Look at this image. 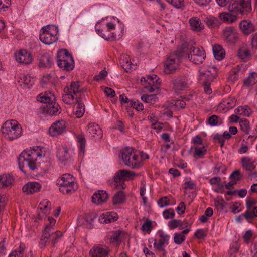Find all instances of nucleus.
Segmentation results:
<instances>
[{
	"label": "nucleus",
	"instance_id": "nucleus-1",
	"mask_svg": "<svg viewBox=\"0 0 257 257\" xmlns=\"http://www.w3.org/2000/svg\"><path fill=\"white\" fill-rule=\"evenodd\" d=\"M228 10L229 13L219 14V17L223 22L232 23L237 20V16L233 14L247 15L251 11V0H230Z\"/></svg>",
	"mask_w": 257,
	"mask_h": 257
},
{
	"label": "nucleus",
	"instance_id": "nucleus-2",
	"mask_svg": "<svg viewBox=\"0 0 257 257\" xmlns=\"http://www.w3.org/2000/svg\"><path fill=\"white\" fill-rule=\"evenodd\" d=\"M43 148L39 146H34L29 149L23 151L19 155L18 159L19 169L25 174L26 171L24 169L25 164L32 171L37 168L36 161L38 157L41 158L45 156L43 153Z\"/></svg>",
	"mask_w": 257,
	"mask_h": 257
},
{
	"label": "nucleus",
	"instance_id": "nucleus-3",
	"mask_svg": "<svg viewBox=\"0 0 257 257\" xmlns=\"http://www.w3.org/2000/svg\"><path fill=\"white\" fill-rule=\"evenodd\" d=\"M3 135L10 141L18 139L22 134V128L15 120L6 121L1 127Z\"/></svg>",
	"mask_w": 257,
	"mask_h": 257
},
{
	"label": "nucleus",
	"instance_id": "nucleus-4",
	"mask_svg": "<svg viewBox=\"0 0 257 257\" xmlns=\"http://www.w3.org/2000/svg\"><path fill=\"white\" fill-rule=\"evenodd\" d=\"M52 226L49 225L45 226L39 242V246L40 248H44L45 247L49 238L51 239L52 247H54L55 244L61 239L62 236V232L59 231H57L50 234Z\"/></svg>",
	"mask_w": 257,
	"mask_h": 257
},
{
	"label": "nucleus",
	"instance_id": "nucleus-5",
	"mask_svg": "<svg viewBox=\"0 0 257 257\" xmlns=\"http://www.w3.org/2000/svg\"><path fill=\"white\" fill-rule=\"evenodd\" d=\"M74 180V178L70 174H65L57 179L56 185L60 186L59 191L61 192L68 194L71 191H75L77 188Z\"/></svg>",
	"mask_w": 257,
	"mask_h": 257
},
{
	"label": "nucleus",
	"instance_id": "nucleus-6",
	"mask_svg": "<svg viewBox=\"0 0 257 257\" xmlns=\"http://www.w3.org/2000/svg\"><path fill=\"white\" fill-rule=\"evenodd\" d=\"M134 149L132 147H126L120 151L121 159L124 164L133 169L139 168L140 164L138 161L137 155L133 154Z\"/></svg>",
	"mask_w": 257,
	"mask_h": 257
},
{
	"label": "nucleus",
	"instance_id": "nucleus-7",
	"mask_svg": "<svg viewBox=\"0 0 257 257\" xmlns=\"http://www.w3.org/2000/svg\"><path fill=\"white\" fill-rule=\"evenodd\" d=\"M188 58L194 64H201L206 58L205 51L202 47L196 48L190 46Z\"/></svg>",
	"mask_w": 257,
	"mask_h": 257
},
{
	"label": "nucleus",
	"instance_id": "nucleus-8",
	"mask_svg": "<svg viewBox=\"0 0 257 257\" xmlns=\"http://www.w3.org/2000/svg\"><path fill=\"white\" fill-rule=\"evenodd\" d=\"M136 175L134 172L128 171L127 170H119L116 172L113 178V180L115 183V186L119 188L124 189V181L127 179H133Z\"/></svg>",
	"mask_w": 257,
	"mask_h": 257
},
{
	"label": "nucleus",
	"instance_id": "nucleus-9",
	"mask_svg": "<svg viewBox=\"0 0 257 257\" xmlns=\"http://www.w3.org/2000/svg\"><path fill=\"white\" fill-rule=\"evenodd\" d=\"M223 40L230 44H235L239 38V35L233 27H226L222 31Z\"/></svg>",
	"mask_w": 257,
	"mask_h": 257
},
{
	"label": "nucleus",
	"instance_id": "nucleus-10",
	"mask_svg": "<svg viewBox=\"0 0 257 257\" xmlns=\"http://www.w3.org/2000/svg\"><path fill=\"white\" fill-rule=\"evenodd\" d=\"M42 113L47 116H56L59 114L61 111L60 106L54 101L46 104L41 108Z\"/></svg>",
	"mask_w": 257,
	"mask_h": 257
},
{
	"label": "nucleus",
	"instance_id": "nucleus-11",
	"mask_svg": "<svg viewBox=\"0 0 257 257\" xmlns=\"http://www.w3.org/2000/svg\"><path fill=\"white\" fill-rule=\"evenodd\" d=\"M66 122L63 120L54 122L49 128V134L52 136H57L66 131Z\"/></svg>",
	"mask_w": 257,
	"mask_h": 257
},
{
	"label": "nucleus",
	"instance_id": "nucleus-12",
	"mask_svg": "<svg viewBox=\"0 0 257 257\" xmlns=\"http://www.w3.org/2000/svg\"><path fill=\"white\" fill-rule=\"evenodd\" d=\"M108 248L102 245H94L89 251L91 257H106L109 252Z\"/></svg>",
	"mask_w": 257,
	"mask_h": 257
},
{
	"label": "nucleus",
	"instance_id": "nucleus-13",
	"mask_svg": "<svg viewBox=\"0 0 257 257\" xmlns=\"http://www.w3.org/2000/svg\"><path fill=\"white\" fill-rule=\"evenodd\" d=\"M16 60L23 64H29L32 61V55L26 50H21L15 54Z\"/></svg>",
	"mask_w": 257,
	"mask_h": 257
},
{
	"label": "nucleus",
	"instance_id": "nucleus-14",
	"mask_svg": "<svg viewBox=\"0 0 257 257\" xmlns=\"http://www.w3.org/2000/svg\"><path fill=\"white\" fill-rule=\"evenodd\" d=\"M57 157L64 165L72 159V155L68 152L67 147L62 146L58 148L57 151Z\"/></svg>",
	"mask_w": 257,
	"mask_h": 257
},
{
	"label": "nucleus",
	"instance_id": "nucleus-15",
	"mask_svg": "<svg viewBox=\"0 0 257 257\" xmlns=\"http://www.w3.org/2000/svg\"><path fill=\"white\" fill-rule=\"evenodd\" d=\"M172 83L175 90L182 91L187 87L186 77L183 75L174 77L172 80Z\"/></svg>",
	"mask_w": 257,
	"mask_h": 257
},
{
	"label": "nucleus",
	"instance_id": "nucleus-16",
	"mask_svg": "<svg viewBox=\"0 0 257 257\" xmlns=\"http://www.w3.org/2000/svg\"><path fill=\"white\" fill-rule=\"evenodd\" d=\"M87 129L92 138L99 140L102 138V132L98 124L95 123H90L87 125Z\"/></svg>",
	"mask_w": 257,
	"mask_h": 257
},
{
	"label": "nucleus",
	"instance_id": "nucleus-17",
	"mask_svg": "<svg viewBox=\"0 0 257 257\" xmlns=\"http://www.w3.org/2000/svg\"><path fill=\"white\" fill-rule=\"evenodd\" d=\"M39 63L38 66L40 68L45 67L49 68L53 64V61L49 53L47 52L41 53L39 58Z\"/></svg>",
	"mask_w": 257,
	"mask_h": 257
},
{
	"label": "nucleus",
	"instance_id": "nucleus-18",
	"mask_svg": "<svg viewBox=\"0 0 257 257\" xmlns=\"http://www.w3.org/2000/svg\"><path fill=\"white\" fill-rule=\"evenodd\" d=\"M41 188V184L37 182H29L25 184L22 190L24 192L27 194H31L40 190Z\"/></svg>",
	"mask_w": 257,
	"mask_h": 257
},
{
	"label": "nucleus",
	"instance_id": "nucleus-19",
	"mask_svg": "<svg viewBox=\"0 0 257 257\" xmlns=\"http://www.w3.org/2000/svg\"><path fill=\"white\" fill-rule=\"evenodd\" d=\"M239 26L243 34L246 35H248L255 31L254 24L249 20L241 21Z\"/></svg>",
	"mask_w": 257,
	"mask_h": 257
},
{
	"label": "nucleus",
	"instance_id": "nucleus-20",
	"mask_svg": "<svg viewBox=\"0 0 257 257\" xmlns=\"http://www.w3.org/2000/svg\"><path fill=\"white\" fill-rule=\"evenodd\" d=\"M108 194L104 190H99L95 192L92 196V202L96 204H100L106 201Z\"/></svg>",
	"mask_w": 257,
	"mask_h": 257
},
{
	"label": "nucleus",
	"instance_id": "nucleus-21",
	"mask_svg": "<svg viewBox=\"0 0 257 257\" xmlns=\"http://www.w3.org/2000/svg\"><path fill=\"white\" fill-rule=\"evenodd\" d=\"M39 38L40 41L46 45H50L58 39L56 35L50 32H41Z\"/></svg>",
	"mask_w": 257,
	"mask_h": 257
},
{
	"label": "nucleus",
	"instance_id": "nucleus-22",
	"mask_svg": "<svg viewBox=\"0 0 257 257\" xmlns=\"http://www.w3.org/2000/svg\"><path fill=\"white\" fill-rule=\"evenodd\" d=\"M118 218L117 214L114 212H108L100 216L99 220L101 223H109L117 220Z\"/></svg>",
	"mask_w": 257,
	"mask_h": 257
},
{
	"label": "nucleus",
	"instance_id": "nucleus-23",
	"mask_svg": "<svg viewBox=\"0 0 257 257\" xmlns=\"http://www.w3.org/2000/svg\"><path fill=\"white\" fill-rule=\"evenodd\" d=\"M14 179L10 174H3L0 175V188L11 187Z\"/></svg>",
	"mask_w": 257,
	"mask_h": 257
},
{
	"label": "nucleus",
	"instance_id": "nucleus-24",
	"mask_svg": "<svg viewBox=\"0 0 257 257\" xmlns=\"http://www.w3.org/2000/svg\"><path fill=\"white\" fill-rule=\"evenodd\" d=\"M191 29L196 32H200L204 29V25L200 18L197 17L191 18L189 20Z\"/></svg>",
	"mask_w": 257,
	"mask_h": 257
},
{
	"label": "nucleus",
	"instance_id": "nucleus-25",
	"mask_svg": "<svg viewBox=\"0 0 257 257\" xmlns=\"http://www.w3.org/2000/svg\"><path fill=\"white\" fill-rule=\"evenodd\" d=\"M38 102L43 103L49 104L51 102L55 101V96L51 92H45L39 94L36 98Z\"/></svg>",
	"mask_w": 257,
	"mask_h": 257
},
{
	"label": "nucleus",
	"instance_id": "nucleus-26",
	"mask_svg": "<svg viewBox=\"0 0 257 257\" xmlns=\"http://www.w3.org/2000/svg\"><path fill=\"white\" fill-rule=\"evenodd\" d=\"M120 62L121 67L126 72H129L136 69V66L133 64L127 55H124L121 58Z\"/></svg>",
	"mask_w": 257,
	"mask_h": 257
},
{
	"label": "nucleus",
	"instance_id": "nucleus-27",
	"mask_svg": "<svg viewBox=\"0 0 257 257\" xmlns=\"http://www.w3.org/2000/svg\"><path fill=\"white\" fill-rule=\"evenodd\" d=\"M212 51L214 57L216 60L220 61L225 57V51L221 45L215 44L212 46Z\"/></svg>",
	"mask_w": 257,
	"mask_h": 257
},
{
	"label": "nucleus",
	"instance_id": "nucleus-28",
	"mask_svg": "<svg viewBox=\"0 0 257 257\" xmlns=\"http://www.w3.org/2000/svg\"><path fill=\"white\" fill-rule=\"evenodd\" d=\"M164 66V72L167 74L173 73L177 68V64L175 63V60L173 58L167 59Z\"/></svg>",
	"mask_w": 257,
	"mask_h": 257
},
{
	"label": "nucleus",
	"instance_id": "nucleus-29",
	"mask_svg": "<svg viewBox=\"0 0 257 257\" xmlns=\"http://www.w3.org/2000/svg\"><path fill=\"white\" fill-rule=\"evenodd\" d=\"M79 81H72L69 86H66L64 88L65 93H72L73 94L76 95L77 93L81 92L82 90L80 89V85Z\"/></svg>",
	"mask_w": 257,
	"mask_h": 257
},
{
	"label": "nucleus",
	"instance_id": "nucleus-30",
	"mask_svg": "<svg viewBox=\"0 0 257 257\" xmlns=\"http://www.w3.org/2000/svg\"><path fill=\"white\" fill-rule=\"evenodd\" d=\"M190 46L186 44H183L180 47L177 48L175 52V55L178 58L188 56V54L189 53Z\"/></svg>",
	"mask_w": 257,
	"mask_h": 257
},
{
	"label": "nucleus",
	"instance_id": "nucleus-31",
	"mask_svg": "<svg viewBox=\"0 0 257 257\" xmlns=\"http://www.w3.org/2000/svg\"><path fill=\"white\" fill-rule=\"evenodd\" d=\"M160 239L159 242L157 243L156 240H155V242L153 244L155 248H161L164 244H168V241L170 238V236L165 234L164 232H162L159 234Z\"/></svg>",
	"mask_w": 257,
	"mask_h": 257
},
{
	"label": "nucleus",
	"instance_id": "nucleus-32",
	"mask_svg": "<svg viewBox=\"0 0 257 257\" xmlns=\"http://www.w3.org/2000/svg\"><path fill=\"white\" fill-rule=\"evenodd\" d=\"M57 65L64 70L70 71L73 69L74 67V60L73 58H70L67 60V61L63 63L59 62Z\"/></svg>",
	"mask_w": 257,
	"mask_h": 257
},
{
	"label": "nucleus",
	"instance_id": "nucleus-33",
	"mask_svg": "<svg viewBox=\"0 0 257 257\" xmlns=\"http://www.w3.org/2000/svg\"><path fill=\"white\" fill-rule=\"evenodd\" d=\"M235 113L245 116H249L252 111L248 105L239 106L234 110Z\"/></svg>",
	"mask_w": 257,
	"mask_h": 257
},
{
	"label": "nucleus",
	"instance_id": "nucleus-34",
	"mask_svg": "<svg viewBox=\"0 0 257 257\" xmlns=\"http://www.w3.org/2000/svg\"><path fill=\"white\" fill-rule=\"evenodd\" d=\"M75 100L77 103V106L75 114L77 118H81L85 112L84 104L81 101L80 97H76Z\"/></svg>",
	"mask_w": 257,
	"mask_h": 257
},
{
	"label": "nucleus",
	"instance_id": "nucleus-35",
	"mask_svg": "<svg viewBox=\"0 0 257 257\" xmlns=\"http://www.w3.org/2000/svg\"><path fill=\"white\" fill-rule=\"evenodd\" d=\"M242 167L247 171H252L255 168L254 162L249 157H245L242 158Z\"/></svg>",
	"mask_w": 257,
	"mask_h": 257
},
{
	"label": "nucleus",
	"instance_id": "nucleus-36",
	"mask_svg": "<svg viewBox=\"0 0 257 257\" xmlns=\"http://www.w3.org/2000/svg\"><path fill=\"white\" fill-rule=\"evenodd\" d=\"M125 195L123 191H118L113 197V203L114 204L123 203L125 201Z\"/></svg>",
	"mask_w": 257,
	"mask_h": 257
},
{
	"label": "nucleus",
	"instance_id": "nucleus-37",
	"mask_svg": "<svg viewBox=\"0 0 257 257\" xmlns=\"http://www.w3.org/2000/svg\"><path fill=\"white\" fill-rule=\"evenodd\" d=\"M20 79L24 86L27 88H30L34 84V79L28 75L23 76Z\"/></svg>",
	"mask_w": 257,
	"mask_h": 257
},
{
	"label": "nucleus",
	"instance_id": "nucleus-38",
	"mask_svg": "<svg viewBox=\"0 0 257 257\" xmlns=\"http://www.w3.org/2000/svg\"><path fill=\"white\" fill-rule=\"evenodd\" d=\"M257 73L253 72L244 80L243 85L249 87L253 85L257 81Z\"/></svg>",
	"mask_w": 257,
	"mask_h": 257
},
{
	"label": "nucleus",
	"instance_id": "nucleus-39",
	"mask_svg": "<svg viewBox=\"0 0 257 257\" xmlns=\"http://www.w3.org/2000/svg\"><path fill=\"white\" fill-rule=\"evenodd\" d=\"M206 23L207 25L210 28L218 27L221 24L219 19L214 17L207 18L206 19Z\"/></svg>",
	"mask_w": 257,
	"mask_h": 257
},
{
	"label": "nucleus",
	"instance_id": "nucleus-40",
	"mask_svg": "<svg viewBox=\"0 0 257 257\" xmlns=\"http://www.w3.org/2000/svg\"><path fill=\"white\" fill-rule=\"evenodd\" d=\"M207 123L211 126H215L223 123L222 120L219 116L216 115H212L207 119Z\"/></svg>",
	"mask_w": 257,
	"mask_h": 257
},
{
	"label": "nucleus",
	"instance_id": "nucleus-41",
	"mask_svg": "<svg viewBox=\"0 0 257 257\" xmlns=\"http://www.w3.org/2000/svg\"><path fill=\"white\" fill-rule=\"evenodd\" d=\"M239 122L241 130L243 131L245 134H248L250 131V122L249 120L246 118H241Z\"/></svg>",
	"mask_w": 257,
	"mask_h": 257
},
{
	"label": "nucleus",
	"instance_id": "nucleus-42",
	"mask_svg": "<svg viewBox=\"0 0 257 257\" xmlns=\"http://www.w3.org/2000/svg\"><path fill=\"white\" fill-rule=\"evenodd\" d=\"M141 99L144 102L153 104L157 101L158 97L156 94H144L141 96Z\"/></svg>",
	"mask_w": 257,
	"mask_h": 257
},
{
	"label": "nucleus",
	"instance_id": "nucleus-43",
	"mask_svg": "<svg viewBox=\"0 0 257 257\" xmlns=\"http://www.w3.org/2000/svg\"><path fill=\"white\" fill-rule=\"evenodd\" d=\"M24 248L25 245L21 243L18 248L13 250L10 253L9 257H22Z\"/></svg>",
	"mask_w": 257,
	"mask_h": 257
},
{
	"label": "nucleus",
	"instance_id": "nucleus-44",
	"mask_svg": "<svg viewBox=\"0 0 257 257\" xmlns=\"http://www.w3.org/2000/svg\"><path fill=\"white\" fill-rule=\"evenodd\" d=\"M74 95L72 93H65L62 96V101L67 104L71 105L74 103Z\"/></svg>",
	"mask_w": 257,
	"mask_h": 257
},
{
	"label": "nucleus",
	"instance_id": "nucleus-45",
	"mask_svg": "<svg viewBox=\"0 0 257 257\" xmlns=\"http://www.w3.org/2000/svg\"><path fill=\"white\" fill-rule=\"evenodd\" d=\"M77 141L79 143V150L81 152H84L86 145V139L83 134H79L76 137Z\"/></svg>",
	"mask_w": 257,
	"mask_h": 257
},
{
	"label": "nucleus",
	"instance_id": "nucleus-46",
	"mask_svg": "<svg viewBox=\"0 0 257 257\" xmlns=\"http://www.w3.org/2000/svg\"><path fill=\"white\" fill-rule=\"evenodd\" d=\"M249 51L245 48H240L237 51L238 56L244 61L247 60V58L250 56Z\"/></svg>",
	"mask_w": 257,
	"mask_h": 257
},
{
	"label": "nucleus",
	"instance_id": "nucleus-47",
	"mask_svg": "<svg viewBox=\"0 0 257 257\" xmlns=\"http://www.w3.org/2000/svg\"><path fill=\"white\" fill-rule=\"evenodd\" d=\"M98 31V34L101 36L103 38L106 40L113 41L116 38V35L114 34L113 33L108 34H105L103 33V30L98 29L96 30Z\"/></svg>",
	"mask_w": 257,
	"mask_h": 257
},
{
	"label": "nucleus",
	"instance_id": "nucleus-48",
	"mask_svg": "<svg viewBox=\"0 0 257 257\" xmlns=\"http://www.w3.org/2000/svg\"><path fill=\"white\" fill-rule=\"evenodd\" d=\"M242 215L246 219H253L254 217H257V206L254 207L252 211L247 210L244 213L242 214Z\"/></svg>",
	"mask_w": 257,
	"mask_h": 257
},
{
	"label": "nucleus",
	"instance_id": "nucleus-49",
	"mask_svg": "<svg viewBox=\"0 0 257 257\" xmlns=\"http://www.w3.org/2000/svg\"><path fill=\"white\" fill-rule=\"evenodd\" d=\"M236 99L234 97L230 96L223 100L224 105H226L228 109L234 108L236 105Z\"/></svg>",
	"mask_w": 257,
	"mask_h": 257
},
{
	"label": "nucleus",
	"instance_id": "nucleus-50",
	"mask_svg": "<svg viewBox=\"0 0 257 257\" xmlns=\"http://www.w3.org/2000/svg\"><path fill=\"white\" fill-rule=\"evenodd\" d=\"M122 232L120 230H116L110 236V240L111 242H118L121 241V234Z\"/></svg>",
	"mask_w": 257,
	"mask_h": 257
},
{
	"label": "nucleus",
	"instance_id": "nucleus-51",
	"mask_svg": "<svg viewBox=\"0 0 257 257\" xmlns=\"http://www.w3.org/2000/svg\"><path fill=\"white\" fill-rule=\"evenodd\" d=\"M130 105L138 111H141L144 109L143 104L138 100H131Z\"/></svg>",
	"mask_w": 257,
	"mask_h": 257
},
{
	"label": "nucleus",
	"instance_id": "nucleus-52",
	"mask_svg": "<svg viewBox=\"0 0 257 257\" xmlns=\"http://www.w3.org/2000/svg\"><path fill=\"white\" fill-rule=\"evenodd\" d=\"M217 76V73L216 72L211 73L210 70H208L207 71V74L205 76V80L204 82H208L209 84H210V82L214 79H215Z\"/></svg>",
	"mask_w": 257,
	"mask_h": 257
},
{
	"label": "nucleus",
	"instance_id": "nucleus-53",
	"mask_svg": "<svg viewBox=\"0 0 257 257\" xmlns=\"http://www.w3.org/2000/svg\"><path fill=\"white\" fill-rule=\"evenodd\" d=\"M152 229V221L147 219L142 225V230L143 231L150 232Z\"/></svg>",
	"mask_w": 257,
	"mask_h": 257
},
{
	"label": "nucleus",
	"instance_id": "nucleus-54",
	"mask_svg": "<svg viewBox=\"0 0 257 257\" xmlns=\"http://www.w3.org/2000/svg\"><path fill=\"white\" fill-rule=\"evenodd\" d=\"M225 170V166L222 163H217L216 164L215 167L212 169V171L213 174H218L220 171L224 173Z\"/></svg>",
	"mask_w": 257,
	"mask_h": 257
},
{
	"label": "nucleus",
	"instance_id": "nucleus-55",
	"mask_svg": "<svg viewBox=\"0 0 257 257\" xmlns=\"http://www.w3.org/2000/svg\"><path fill=\"white\" fill-rule=\"evenodd\" d=\"M185 236L181 234L175 233L174 236V241L177 244H181L185 240Z\"/></svg>",
	"mask_w": 257,
	"mask_h": 257
},
{
	"label": "nucleus",
	"instance_id": "nucleus-56",
	"mask_svg": "<svg viewBox=\"0 0 257 257\" xmlns=\"http://www.w3.org/2000/svg\"><path fill=\"white\" fill-rule=\"evenodd\" d=\"M242 177V174L240 173V171L236 170L233 172L229 176L231 180H234L236 182L239 181Z\"/></svg>",
	"mask_w": 257,
	"mask_h": 257
},
{
	"label": "nucleus",
	"instance_id": "nucleus-57",
	"mask_svg": "<svg viewBox=\"0 0 257 257\" xmlns=\"http://www.w3.org/2000/svg\"><path fill=\"white\" fill-rule=\"evenodd\" d=\"M213 140L214 142L216 143L218 142L220 144V147L222 148L224 145L225 142L224 138H223V136L219 134V133H216L213 135Z\"/></svg>",
	"mask_w": 257,
	"mask_h": 257
},
{
	"label": "nucleus",
	"instance_id": "nucleus-58",
	"mask_svg": "<svg viewBox=\"0 0 257 257\" xmlns=\"http://www.w3.org/2000/svg\"><path fill=\"white\" fill-rule=\"evenodd\" d=\"M157 203L161 208L166 207L169 205V199L168 197L164 196L158 201Z\"/></svg>",
	"mask_w": 257,
	"mask_h": 257
},
{
	"label": "nucleus",
	"instance_id": "nucleus-59",
	"mask_svg": "<svg viewBox=\"0 0 257 257\" xmlns=\"http://www.w3.org/2000/svg\"><path fill=\"white\" fill-rule=\"evenodd\" d=\"M11 4V0H0V11H6Z\"/></svg>",
	"mask_w": 257,
	"mask_h": 257
},
{
	"label": "nucleus",
	"instance_id": "nucleus-60",
	"mask_svg": "<svg viewBox=\"0 0 257 257\" xmlns=\"http://www.w3.org/2000/svg\"><path fill=\"white\" fill-rule=\"evenodd\" d=\"M163 217L165 219L172 218L175 215V211L173 209L170 208L166 209L163 213Z\"/></svg>",
	"mask_w": 257,
	"mask_h": 257
},
{
	"label": "nucleus",
	"instance_id": "nucleus-61",
	"mask_svg": "<svg viewBox=\"0 0 257 257\" xmlns=\"http://www.w3.org/2000/svg\"><path fill=\"white\" fill-rule=\"evenodd\" d=\"M107 75V72L104 69L102 70L98 75H95L94 77V80L96 81H99L102 80L106 77Z\"/></svg>",
	"mask_w": 257,
	"mask_h": 257
},
{
	"label": "nucleus",
	"instance_id": "nucleus-62",
	"mask_svg": "<svg viewBox=\"0 0 257 257\" xmlns=\"http://www.w3.org/2000/svg\"><path fill=\"white\" fill-rule=\"evenodd\" d=\"M180 222H181V220L172 219L168 222V225L170 229H174L178 227Z\"/></svg>",
	"mask_w": 257,
	"mask_h": 257
},
{
	"label": "nucleus",
	"instance_id": "nucleus-63",
	"mask_svg": "<svg viewBox=\"0 0 257 257\" xmlns=\"http://www.w3.org/2000/svg\"><path fill=\"white\" fill-rule=\"evenodd\" d=\"M195 152L197 156L201 157L203 156L206 154V149L204 146L202 148L196 147L195 148Z\"/></svg>",
	"mask_w": 257,
	"mask_h": 257
},
{
	"label": "nucleus",
	"instance_id": "nucleus-64",
	"mask_svg": "<svg viewBox=\"0 0 257 257\" xmlns=\"http://www.w3.org/2000/svg\"><path fill=\"white\" fill-rule=\"evenodd\" d=\"M96 217L97 215L95 213H91L85 216V220L87 222L91 224L96 218Z\"/></svg>",
	"mask_w": 257,
	"mask_h": 257
}]
</instances>
